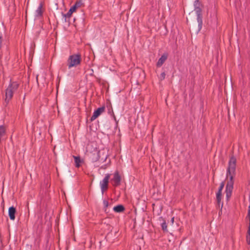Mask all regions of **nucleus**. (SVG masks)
<instances>
[{
	"mask_svg": "<svg viewBox=\"0 0 250 250\" xmlns=\"http://www.w3.org/2000/svg\"><path fill=\"white\" fill-rule=\"evenodd\" d=\"M19 83L17 82L11 81L5 89V102L8 104L13 97L14 93L18 90Z\"/></svg>",
	"mask_w": 250,
	"mask_h": 250,
	"instance_id": "obj_1",
	"label": "nucleus"
},
{
	"mask_svg": "<svg viewBox=\"0 0 250 250\" xmlns=\"http://www.w3.org/2000/svg\"><path fill=\"white\" fill-rule=\"evenodd\" d=\"M81 62V56L79 54L70 55L67 59V63L68 68L77 67Z\"/></svg>",
	"mask_w": 250,
	"mask_h": 250,
	"instance_id": "obj_2",
	"label": "nucleus"
},
{
	"mask_svg": "<svg viewBox=\"0 0 250 250\" xmlns=\"http://www.w3.org/2000/svg\"><path fill=\"white\" fill-rule=\"evenodd\" d=\"M236 159L234 157H230L227 169V176L228 177L233 179L235 175Z\"/></svg>",
	"mask_w": 250,
	"mask_h": 250,
	"instance_id": "obj_3",
	"label": "nucleus"
},
{
	"mask_svg": "<svg viewBox=\"0 0 250 250\" xmlns=\"http://www.w3.org/2000/svg\"><path fill=\"white\" fill-rule=\"evenodd\" d=\"M229 178V180L227 182L225 190V192L226 193V197L228 200L231 196L232 189L233 188V179H231L230 178Z\"/></svg>",
	"mask_w": 250,
	"mask_h": 250,
	"instance_id": "obj_4",
	"label": "nucleus"
},
{
	"mask_svg": "<svg viewBox=\"0 0 250 250\" xmlns=\"http://www.w3.org/2000/svg\"><path fill=\"white\" fill-rule=\"evenodd\" d=\"M110 178V174H106L104 179L100 182V185L102 194H104L105 190L107 189L108 183Z\"/></svg>",
	"mask_w": 250,
	"mask_h": 250,
	"instance_id": "obj_5",
	"label": "nucleus"
},
{
	"mask_svg": "<svg viewBox=\"0 0 250 250\" xmlns=\"http://www.w3.org/2000/svg\"><path fill=\"white\" fill-rule=\"evenodd\" d=\"M82 4V2L81 0L76 1L74 5L70 8L68 12L66 14L64 15V16L65 18H69L71 16L72 13L76 11V9L80 7Z\"/></svg>",
	"mask_w": 250,
	"mask_h": 250,
	"instance_id": "obj_6",
	"label": "nucleus"
},
{
	"mask_svg": "<svg viewBox=\"0 0 250 250\" xmlns=\"http://www.w3.org/2000/svg\"><path fill=\"white\" fill-rule=\"evenodd\" d=\"M121 176L118 171H116L113 174V177L111 179L112 185L114 187H117L120 185L121 183Z\"/></svg>",
	"mask_w": 250,
	"mask_h": 250,
	"instance_id": "obj_7",
	"label": "nucleus"
},
{
	"mask_svg": "<svg viewBox=\"0 0 250 250\" xmlns=\"http://www.w3.org/2000/svg\"><path fill=\"white\" fill-rule=\"evenodd\" d=\"M105 107L104 106H102L97 108L96 110H95L93 112L92 116L90 118V121H93L95 120L97 118H98L102 113L104 111Z\"/></svg>",
	"mask_w": 250,
	"mask_h": 250,
	"instance_id": "obj_8",
	"label": "nucleus"
},
{
	"mask_svg": "<svg viewBox=\"0 0 250 250\" xmlns=\"http://www.w3.org/2000/svg\"><path fill=\"white\" fill-rule=\"evenodd\" d=\"M194 10L197 16V21L199 23V25H201L202 23L201 18V9L200 7H199L194 8Z\"/></svg>",
	"mask_w": 250,
	"mask_h": 250,
	"instance_id": "obj_9",
	"label": "nucleus"
},
{
	"mask_svg": "<svg viewBox=\"0 0 250 250\" xmlns=\"http://www.w3.org/2000/svg\"><path fill=\"white\" fill-rule=\"evenodd\" d=\"M16 208L14 207H11L8 209V215L10 220H14L15 219Z\"/></svg>",
	"mask_w": 250,
	"mask_h": 250,
	"instance_id": "obj_10",
	"label": "nucleus"
},
{
	"mask_svg": "<svg viewBox=\"0 0 250 250\" xmlns=\"http://www.w3.org/2000/svg\"><path fill=\"white\" fill-rule=\"evenodd\" d=\"M167 58V54L166 53L164 54L161 58L159 59L157 63V66L158 67L161 66L165 62Z\"/></svg>",
	"mask_w": 250,
	"mask_h": 250,
	"instance_id": "obj_11",
	"label": "nucleus"
},
{
	"mask_svg": "<svg viewBox=\"0 0 250 250\" xmlns=\"http://www.w3.org/2000/svg\"><path fill=\"white\" fill-rule=\"evenodd\" d=\"M216 199L217 201V203L219 206L221 204V208L223 207V203H222V192L218 191L216 193Z\"/></svg>",
	"mask_w": 250,
	"mask_h": 250,
	"instance_id": "obj_12",
	"label": "nucleus"
},
{
	"mask_svg": "<svg viewBox=\"0 0 250 250\" xmlns=\"http://www.w3.org/2000/svg\"><path fill=\"white\" fill-rule=\"evenodd\" d=\"M74 159L75 166L77 167H79L81 166V163L83 162L79 156H73Z\"/></svg>",
	"mask_w": 250,
	"mask_h": 250,
	"instance_id": "obj_13",
	"label": "nucleus"
},
{
	"mask_svg": "<svg viewBox=\"0 0 250 250\" xmlns=\"http://www.w3.org/2000/svg\"><path fill=\"white\" fill-rule=\"evenodd\" d=\"M42 4H40L35 12V16L36 17H40L42 16Z\"/></svg>",
	"mask_w": 250,
	"mask_h": 250,
	"instance_id": "obj_14",
	"label": "nucleus"
},
{
	"mask_svg": "<svg viewBox=\"0 0 250 250\" xmlns=\"http://www.w3.org/2000/svg\"><path fill=\"white\" fill-rule=\"evenodd\" d=\"M125 210V208L123 205H119L113 208V210L116 212H121Z\"/></svg>",
	"mask_w": 250,
	"mask_h": 250,
	"instance_id": "obj_15",
	"label": "nucleus"
},
{
	"mask_svg": "<svg viewBox=\"0 0 250 250\" xmlns=\"http://www.w3.org/2000/svg\"><path fill=\"white\" fill-rule=\"evenodd\" d=\"M5 134V128L3 125H0V136L1 137Z\"/></svg>",
	"mask_w": 250,
	"mask_h": 250,
	"instance_id": "obj_16",
	"label": "nucleus"
},
{
	"mask_svg": "<svg viewBox=\"0 0 250 250\" xmlns=\"http://www.w3.org/2000/svg\"><path fill=\"white\" fill-rule=\"evenodd\" d=\"M161 227H162V229L164 231H167V223H166V221H164V222H163L162 223Z\"/></svg>",
	"mask_w": 250,
	"mask_h": 250,
	"instance_id": "obj_17",
	"label": "nucleus"
},
{
	"mask_svg": "<svg viewBox=\"0 0 250 250\" xmlns=\"http://www.w3.org/2000/svg\"><path fill=\"white\" fill-rule=\"evenodd\" d=\"M103 206L104 208H105V210H106V208L108 207L109 206V203L108 201L106 200H103Z\"/></svg>",
	"mask_w": 250,
	"mask_h": 250,
	"instance_id": "obj_18",
	"label": "nucleus"
},
{
	"mask_svg": "<svg viewBox=\"0 0 250 250\" xmlns=\"http://www.w3.org/2000/svg\"><path fill=\"white\" fill-rule=\"evenodd\" d=\"M200 6V2H199V0H195L194 2V7H199Z\"/></svg>",
	"mask_w": 250,
	"mask_h": 250,
	"instance_id": "obj_19",
	"label": "nucleus"
},
{
	"mask_svg": "<svg viewBox=\"0 0 250 250\" xmlns=\"http://www.w3.org/2000/svg\"><path fill=\"white\" fill-rule=\"evenodd\" d=\"M166 76V74L164 72H162L160 76L159 79L161 81H162L165 79Z\"/></svg>",
	"mask_w": 250,
	"mask_h": 250,
	"instance_id": "obj_20",
	"label": "nucleus"
},
{
	"mask_svg": "<svg viewBox=\"0 0 250 250\" xmlns=\"http://www.w3.org/2000/svg\"><path fill=\"white\" fill-rule=\"evenodd\" d=\"M224 185H225L224 183L223 182H222L220 184V187H219V188L218 191L222 192V190H223V189L224 188Z\"/></svg>",
	"mask_w": 250,
	"mask_h": 250,
	"instance_id": "obj_21",
	"label": "nucleus"
},
{
	"mask_svg": "<svg viewBox=\"0 0 250 250\" xmlns=\"http://www.w3.org/2000/svg\"><path fill=\"white\" fill-rule=\"evenodd\" d=\"M246 241L248 245H250V234H247Z\"/></svg>",
	"mask_w": 250,
	"mask_h": 250,
	"instance_id": "obj_22",
	"label": "nucleus"
},
{
	"mask_svg": "<svg viewBox=\"0 0 250 250\" xmlns=\"http://www.w3.org/2000/svg\"><path fill=\"white\" fill-rule=\"evenodd\" d=\"M174 221V217H172L171 219V223L172 225L173 224Z\"/></svg>",
	"mask_w": 250,
	"mask_h": 250,
	"instance_id": "obj_23",
	"label": "nucleus"
},
{
	"mask_svg": "<svg viewBox=\"0 0 250 250\" xmlns=\"http://www.w3.org/2000/svg\"><path fill=\"white\" fill-rule=\"evenodd\" d=\"M248 215L250 216V206L249 207Z\"/></svg>",
	"mask_w": 250,
	"mask_h": 250,
	"instance_id": "obj_24",
	"label": "nucleus"
},
{
	"mask_svg": "<svg viewBox=\"0 0 250 250\" xmlns=\"http://www.w3.org/2000/svg\"><path fill=\"white\" fill-rule=\"evenodd\" d=\"M39 77V75H38L37 76V77H36V79H37V82L38 81Z\"/></svg>",
	"mask_w": 250,
	"mask_h": 250,
	"instance_id": "obj_25",
	"label": "nucleus"
},
{
	"mask_svg": "<svg viewBox=\"0 0 250 250\" xmlns=\"http://www.w3.org/2000/svg\"><path fill=\"white\" fill-rule=\"evenodd\" d=\"M1 43V41H0V44Z\"/></svg>",
	"mask_w": 250,
	"mask_h": 250,
	"instance_id": "obj_26",
	"label": "nucleus"
}]
</instances>
